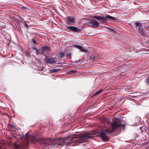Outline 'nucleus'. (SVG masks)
<instances>
[{"label":"nucleus","mask_w":149,"mask_h":149,"mask_svg":"<svg viewBox=\"0 0 149 149\" xmlns=\"http://www.w3.org/2000/svg\"><path fill=\"white\" fill-rule=\"evenodd\" d=\"M10 127L11 128L13 129L14 128V126L12 124H10Z\"/></svg>","instance_id":"obj_27"},{"label":"nucleus","mask_w":149,"mask_h":149,"mask_svg":"<svg viewBox=\"0 0 149 149\" xmlns=\"http://www.w3.org/2000/svg\"><path fill=\"white\" fill-rule=\"evenodd\" d=\"M135 24L136 26H139V27L140 26H141V24L140 23L138 22H135Z\"/></svg>","instance_id":"obj_18"},{"label":"nucleus","mask_w":149,"mask_h":149,"mask_svg":"<svg viewBox=\"0 0 149 149\" xmlns=\"http://www.w3.org/2000/svg\"><path fill=\"white\" fill-rule=\"evenodd\" d=\"M67 29L69 30L75 32H77L80 30V29L74 26H68L67 27Z\"/></svg>","instance_id":"obj_8"},{"label":"nucleus","mask_w":149,"mask_h":149,"mask_svg":"<svg viewBox=\"0 0 149 149\" xmlns=\"http://www.w3.org/2000/svg\"><path fill=\"white\" fill-rule=\"evenodd\" d=\"M139 32L143 31V27L141 26H140L139 27Z\"/></svg>","instance_id":"obj_20"},{"label":"nucleus","mask_w":149,"mask_h":149,"mask_svg":"<svg viewBox=\"0 0 149 149\" xmlns=\"http://www.w3.org/2000/svg\"><path fill=\"white\" fill-rule=\"evenodd\" d=\"M90 23L91 24L92 26L95 28H97L99 26V22L96 20L94 19H91L90 21Z\"/></svg>","instance_id":"obj_7"},{"label":"nucleus","mask_w":149,"mask_h":149,"mask_svg":"<svg viewBox=\"0 0 149 149\" xmlns=\"http://www.w3.org/2000/svg\"><path fill=\"white\" fill-rule=\"evenodd\" d=\"M110 126L111 128L104 129L100 132L101 137L104 141L108 140L109 138L108 136L112 133V131H115L116 130L117 131L119 129H122L124 130L125 129V125L122 124L120 122H113Z\"/></svg>","instance_id":"obj_1"},{"label":"nucleus","mask_w":149,"mask_h":149,"mask_svg":"<svg viewBox=\"0 0 149 149\" xmlns=\"http://www.w3.org/2000/svg\"><path fill=\"white\" fill-rule=\"evenodd\" d=\"M64 56V52L62 51H61L58 55V57L59 58H61L63 57Z\"/></svg>","instance_id":"obj_13"},{"label":"nucleus","mask_w":149,"mask_h":149,"mask_svg":"<svg viewBox=\"0 0 149 149\" xmlns=\"http://www.w3.org/2000/svg\"><path fill=\"white\" fill-rule=\"evenodd\" d=\"M90 60H91V61L93 62L95 60V57L93 56H90Z\"/></svg>","instance_id":"obj_16"},{"label":"nucleus","mask_w":149,"mask_h":149,"mask_svg":"<svg viewBox=\"0 0 149 149\" xmlns=\"http://www.w3.org/2000/svg\"><path fill=\"white\" fill-rule=\"evenodd\" d=\"M106 17V19L107 20V19H108L111 21L115 20L116 18V17H113L109 15H107Z\"/></svg>","instance_id":"obj_12"},{"label":"nucleus","mask_w":149,"mask_h":149,"mask_svg":"<svg viewBox=\"0 0 149 149\" xmlns=\"http://www.w3.org/2000/svg\"><path fill=\"white\" fill-rule=\"evenodd\" d=\"M36 53L37 54H42V52L38 50H37V51H36Z\"/></svg>","instance_id":"obj_23"},{"label":"nucleus","mask_w":149,"mask_h":149,"mask_svg":"<svg viewBox=\"0 0 149 149\" xmlns=\"http://www.w3.org/2000/svg\"><path fill=\"white\" fill-rule=\"evenodd\" d=\"M93 134L88 132L81 134L80 136H74L72 139V142L74 143H82L87 139H90L93 137Z\"/></svg>","instance_id":"obj_2"},{"label":"nucleus","mask_w":149,"mask_h":149,"mask_svg":"<svg viewBox=\"0 0 149 149\" xmlns=\"http://www.w3.org/2000/svg\"><path fill=\"white\" fill-rule=\"evenodd\" d=\"M67 22L69 25H71L74 22L75 19L73 16H68L66 17Z\"/></svg>","instance_id":"obj_6"},{"label":"nucleus","mask_w":149,"mask_h":149,"mask_svg":"<svg viewBox=\"0 0 149 149\" xmlns=\"http://www.w3.org/2000/svg\"><path fill=\"white\" fill-rule=\"evenodd\" d=\"M140 34L142 35V36H145L146 35L145 34V33L143 31H140L139 32Z\"/></svg>","instance_id":"obj_17"},{"label":"nucleus","mask_w":149,"mask_h":149,"mask_svg":"<svg viewBox=\"0 0 149 149\" xmlns=\"http://www.w3.org/2000/svg\"><path fill=\"white\" fill-rule=\"evenodd\" d=\"M102 91V90H100L96 92V94H100L101 92Z\"/></svg>","instance_id":"obj_26"},{"label":"nucleus","mask_w":149,"mask_h":149,"mask_svg":"<svg viewBox=\"0 0 149 149\" xmlns=\"http://www.w3.org/2000/svg\"><path fill=\"white\" fill-rule=\"evenodd\" d=\"M0 149H1V148H0Z\"/></svg>","instance_id":"obj_30"},{"label":"nucleus","mask_w":149,"mask_h":149,"mask_svg":"<svg viewBox=\"0 0 149 149\" xmlns=\"http://www.w3.org/2000/svg\"><path fill=\"white\" fill-rule=\"evenodd\" d=\"M32 42L34 44H36L37 42L34 39H33L32 40Z\"/></svg>","instance_id":"obj_25"},{"label":"nucleus","mask_w":149,"mask_h":149,"mask_svg":"<svg viewBox=\"0 0 149 149\" xmlns=\"http://www.w3.org/2000/svg\"><path fill=\"white\" fill-rule=\"evenodd\" d=\"M74 72H75V71L74 70H71L70 71L68 72V73L69 74H72L74 73Z\"/></svg>","instance_id":"obj_22"},{"label":"nucleus","mask_w":149,"mask_h":149,"mask_svg":"<svg viewBox=\"0 0 149 149\" xmlns=\"http://www.w3.org/2000/svg\"><path fill=\"white\" fill-rule=\"evenodd\" d=\"M15 134H17V138L19 139H22L23 140H25L27 141V143H29V140L30 138V136H29L28 134L27 133L24 136L23 135V134H18L16 132H15Z\"/></svg>","instance_id":"obj_4"},{"label":"nucleus","mask_w":149,"mask_h":149,"mask_svg":"<svg viewBox=\"0 0 149 149\" xmlns=\"http://www.w3.org/2000/svg\"><path fill=\"white\" fill-rule=\"evenodd\" d=\"M63 140V141L64 140L63 139L62 140L61 138H59L56 140V143L54 144V146H56L57 145L58 146H61L62 144V142H61V140Z\"/></svg>","instance_id":"obj_11"},{"label":"nucleus","mask_w":149,"mask_h":149,"mask_svg":"<svg viewBox=\"0 0 149 149\" xmlns=\"http://www.w3.org/2000/svg\"><path fill=\"white\" fill-rule=\"evenodd\" d=\"M29 139V142L31 141L33 143H34L35 141H36L40 144H43L46 146L51 145L52 143V142L50 139H37L32 136H30Z\"/></svg>","instance_id":"obj_3"},{"label":"nucleus","mask_w":149,"mask_h":149,"mask_svg":"<svg viewBox=\"0 0 149 149\" xmlns=\"http://www.w3.org/2000/svg\"><path fill=\"white\" fill-rule=\"evenodd\" d=\"M74 47L78 49H79L81 51L83 52H86L87 50L84 49L82 47L77 45H74Z\"/></svg>","instance_id":"obj_9"},{"label":"nucleus","mask_w":149,"mask_h":149,"mask_svg":"<svg viewBox=\"0 0 149 149\" xmlns=\"http://www.w3.org/2000/svg\"><path fill=\"white\" fill-rule=\"evenodd\" d=\"M60 69H58V68H56V69H53L51 70H50V72L51 73H54L55 72H58V71H60Z\"/></svg>","instance_id":"obj_14"},{"label":"nucleus","mask_w":149,"mask_h":149,"mask_svg":"<svg viewBox=\"0 0 149 149\" xmlns=\"http://www.w3.org/2000/svg\"><path fill=\"white\" fill-rule=\"evenodd\" d=\"M66 56L67 57H69V58H71V54L70 53H69V54H67L66 55Z\"/></svg>","instance_id":"obj_21"},{"label":"nucleus","mask_w":149,"mask_h":149,"mask_svg":"<svg viewBox=\"0 0 149 149\" xmlns=\"http://www.w3.org/2000/svg\"><path fill=\"white\" fill-rule=\"evenodd\" d=\"M149 79V76L146 80V83L148 85H149V82L148 81Z\"/></svg>","instance_id":"obj_24"},{"label":"nucleus","mask_w":149,"mask_h":149,"mask_svg":"<svg viewBox=\"0 0 149 149\" xmlns=\"http://www.w3.org/2000/svg\"><path fill=\"white\" fill-rule=\"evenodd\" d=\"M33 49L35 50L36 51H37V50H38L37 48L35 47H33Z\"/></svg>","instance_id":"obj_28"},{"label":"nucleus","mask_w":149,"mask_h":149,"mask_svg":"<svg viewBox=\"0 0 149 149\" xmlns=\"http://www.w3.org/2000/svg\"><path fill=\"white\" fill-rule=\"evenodd\" d=\"M54 58H49L48 59H47L46 58H45V60L46 61V63L52 64V63H55L56 62V61L54 60Z\"/></svg>","instance_id":"obj_10"},{"label":"nucleus","mask_w":149,"mask_h":149,"mask_svg":"<svg viewBox=\"0 0 149 149\" xmlns=\"http://www.w3.org/2000/svg\"><path fill=\"white\" fill-rule=\"evenodd\" d=\"M15 146L16 147L15 149H19V148L20 147V146L18 145H17L16 144H14Z\"/></svg>","instance_id":"obj_19"},{"label":"nucleus","mask_w":149,"mask_h":149,"mask_svg":"<svg viewBox=\"0 0 149 149\" xmlns=\"http://www.w3.org/2000/svg\"><path fill=\"white\" fill-rule=\"evenodd\" d=\"M97 95V94H96V93H95L94 94V95Z\"/></svg>","instance_id":"obj_29"},{"label":"nucleus","mask_w":149,"mask_h":149,"mask_svg":"<svg viewBox=\"0 0 149 149\" xmlns=\"http://www.w3.org/2000/svg\"><path fill=\"white\" fill-rule=\"evenodd\" d=\"M93 17L96 18L98 21L102 22H106L107 21L106 19V16L104 17L99 16H94Z\"/></svg>","instance_id":"obj_5"},{"label":"nucleus","mask_w":149,"mask_h":149,"mask_svg":"<svg viewBox=\"0 0 149 149\" xmlns=\"http://www.w3.org/2000/svg\"><path fill=\"white\" fill-rule=\"evenodd\" d=\"M73 135H69L67 136L66 138H63V139H65L67 141H69L70 140H71L72 141V139L73 137Z\"/></svg>","instance_id":"obj_15"}]
</instances>
